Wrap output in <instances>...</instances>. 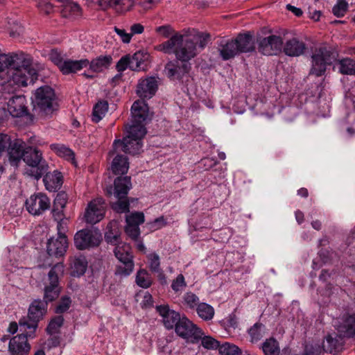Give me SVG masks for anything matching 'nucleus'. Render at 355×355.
I'll return each mask as SVG.
<instances>
[{
  "instance_id": "obj_7",
  "label": "nucleus",
  "mask_w": 355,
  "mask_h": 355,
  "mask_svg": "<svg viewBox=\"0 0 355 355\" xmlns=\"http://www.w3.org/2000/svg\"><path fill=\"white\" fill-rule=\"evenodd\" d=\"M42 153L37 148L27 147L24 150L23 160L29 168L26 169V173L36 180L40 179L48 170L46 164H41Z\"/></svg>"
},
{
  "instance_id": "obj_49",
  "label": "nucleus",
  "mask_w": 355,
  "mask_h": 355,
  "mask_svg": "<svg viewBox=\"0 0 355 355\" xmlns=\"http://www.w3.org/2000/svg\"><path fill=\"white\" fill-rule=\"evenodd\" d=\"M348 3L345 0H338L337 3L333 7L332 12L337 17L345 15L347 10Z\"/></svg>"
},
{
  "instance_id": "obj_25",
  "label": "nucleus",
  "mask_w": 355,
  "mask_h": 355,
  "mask_svg": "<svg viewBox=\"0 0 355 355\" xmlns=\"http://www.w3.org/2000/svg\"><path fill=\"white\" fill-rule=\"evenodd\" d=\"M283 52L290 57H298L303 55L306 49V44L297 37L287 40L282 46Z\"/></svg>"
},
{
  "instance_id": "obj_54",
  "label": "nucleus",
  "mask_w": 355,
  "mask_h": 355,
  "mask_svg": "<svg viewBox=\"0 0 355 355\" xmlns=\"http://www.w3.org/2000/svg\"><path fill=\"white\" fill-rule=\"evenodd\" d=\"M323 352L321 345L311 344L305 346L302 355H320Z\"/></svg>"
},
{
  "instance_id": "obj_64",
  "label": "nucleus",
  "mask_w": 355,
  "mask_h": 355,
  "mask_svg": "<svg viewBox=\"0 0 355 355\" xmlns=\"http://www.w3.org/2000/svg\"><path fill=\"white\" fill-rule=\"evenodd\" d=\"M11 138L6 134L0 133V153L3 152L10 144Z\"/></svg>"
},
{
  "instance_id": "obj_1",
  "label": "nucleus",
  "mask_w": 355,
  "mask_h": 355,
  "mask_svg": "<svg viewBox=\"0 0 355 355\" xmlns=\"http://www.w3.org/2000/svg\"><path fill=\"white\" fill-rule=\"evenodd\" d=\"M211 35L197 29L175 33L168 40L157 45L155 49L164 53H173L178 61L188 62L195 58L209 41Z\"/></svg>"
},
{
  "instance_id": "obj_51",
  "label": "nucleus",
  "mask_w": 355,
  "mask_h": 355,
  "mask_svg": "<svg viewBox=\"0 0 355 355\" xmlns=\"http://www.w3.org/2000/svg\"><path fill=\"white\" fill-rule=\"evenodd\" d=\"M187 286L183 275L180 274L173 281L171 288L175 293H181Z\"/></svg>"
},
{
  "instance_id": "obj_61",
  "label": "nucleus",
  "mask_w": 355,
  "mask_h": 355,
  "mask_svg": "<svg viewBox=\"0 0 355 355\" xmlns=\"http://www.w3.org/2000/svg\"><path fill=\"white\" fill-rule=\"evenodd\" d=\"M116 33L121 37V41L125 44H128L131 40L130 33H128L125 29L119 28L116 26L114 28Z\"/></svg>"
},
{
  "instance_id": "obj_13",
  "label": "nucleus",
  "mask_w": 355,
  "mask_h": 355,
  "mask_svg": "<svg viewBox=\"0 0 355 355\" xmlns=\"http://www.w3.org/2000/svg\"><path fill=\"white\" fill-rule=\"evenodd\" d=\"M282 46V39L280 36L276 35L261 37L258 40L259 51L266 55H277L281 52Z\"/></svg>"
},
{
  "instance_id": "obj_9",
  "label": "nucleus",
  "mask_w": 355,
  "mask_h": 355,
  "mask_svg": "<svg viewBox=\"0 0 355 355\" xmlns=\"http://www.w3.org/2000/svg\"><path fill=\"white\" fill-rule=\"evenodd\" d=\"M176 334L187 342L197 343L203 331L186 317H182L175 328Z\"/></svg>"
},
{
  "instance_id": "obj_47",
  "label": "nucleus",
  "mask_w": 355,
  "mask_h": 355,
  "mask_svg": "<svg viewBox=\"0 0 355 355\" xmlns=\"http://www.w3.org/2000/svg\"><path fill=\"white\" fill-rule=\"evenodd\" d=\"M10 68L11 67L8 53H0V81Z\"/></svg>"
},
{
  "instance_id": "obj_56",
  "label": "nucleus",
  "mask_w": 355,
  "mask_h": 355,
  "mask_svg": "<svg viewBox=\"0 0 355 355\" xmlns=\"http://www.w3.org/2000/svg\"><path fill=\"white\" fill-rule=\"evenodd\" d=\"M67 195L64 192L58 193L53 201V207L64 209L67 203Z\"/></svg>"
},
{
  "instance_id": "obj_29",
  "label": "nucleus",
  "mask_w": 355,
  "mask_h": 355,
  "mask_svg": "<svg viewBox=\"0 0 355 355\" xmlns=\"http://www.w3.org/2000/svg\"><path fill=\"white\" fill-rule=\"evenodd\" d=\"M236 48L239 53L251 52L254 50V43L250 33L239 34L235 40Z\"/></svg>"
},
{
  "instance_id": "obj_21",
  "label": "nucleus",
  "mask_w": 355,
  "mask_h": 355,
  "mask_svg": "<svg viewBox=\"0 0 355 355\" xmlns=\"http://www.w3.org/2000/svg\"><path fill=\"white\" fill-rule=\"evenodd\" d=\"M30 349L27 335L24 334L14 336L9 342L8 350L12 355H28Z\"/></svg>"
},
{
  "instance_id": "obj_18",
  "label": "nucleus",
  "mask_w": 355,
  "mask_h": 355,
  "mask_svg": "<svg viewBox=\"0 0 355 355\" xmlns=\"http://www.w3.org/2000/svg\"><path fill=\"white\" fill-rule=\"evenodd\" d=\"M344 336L337 331L328 334L324 338L321 345L324 352L336 354L343 349L345 342Z\"/></svg>"
},
{
  "instance_id": "obj_24",
  "label": "nucleus",
  "mask_w": 355,
  "mask_h": 355,
  "mask_svg": "<svg viewBox=\"0 0 355 355\" xmlns=\"http://www.w3.org/2000/svg\"><path fill=\"white\" fill-rule=\"evenodd\" d=\"M8 112L13 117H21L27 113L26 98L23 95L14 96L8 102Z\"/></svg>"
},
{
  "instance_id": "obj_35",
  "label": "nucleus",
  "mask_w": 355,
  "mask_h": 355,
  "mask_svg": "<svg viewBox=\"0 0 355 355\" xmlns=\"http://www.w3.org/2000/svg\"><path fill=\"white\" fill-rule=\"evenodd\" d=\"M38 321H35V320H31L28 318V315L26 317L21 318L19 320V325L21 331H26L27 329L30 330L25 335H27L28 337L34 338L35 337V331L38 326Z\"/></svg>"
},
{
  "instance_id": "obj_3",
  "label": "nucleus",
  "mask_w": 355,
  "mask_h": 355,
  "mask_svg": "<svg viewBox=\"0 0 355 355\" xmlns=\"http://www.w3.org/2000/svg\"><path fill=\"white\" fill-rule=\"evenodd\" d=\"M146 128L141 126L129 125L127 129V135L123 139H116L113 144V150L110 152V155L123 151L130 155L140 153L143 146L142 139L146 135Z\"/></svg>"
},
{
  "instance_id": "obj_60",
  "label": "nucleus",
  "mask_w": 355,
  "mask_h": 355,
  "mask_svg": "<svg viewBox=\"0 0 355 355\" xmlns=\"http://www.w3.org/2000/svg\"><path fill=\"white\" fill-rule=\"evenodd\" d=\"M130 64V55L123 56L116 63V69L119 72H123L126 69L129 68Z\"/></svg>"
},
{
  "instance_id": "obj_16",
  "label": "nucleus",
  "mask_w": 355,
  "mask_h": 355,
  "mask_svg": "<svg viewBox=\"0 0 355 355\" xmlns=\"http://www.w3.org/2000/svg\"><path fill=\"white\" fill-rule=\"evenodd\" d=\"M132 119L130 125L145 128L144 121L148 115V107L144 100L136 101L131 107Z\"/></svg>"
},
{
  "instance_id": "obj_37",
  "label": "nucleus",
  "mask_w": 355,
  "mask_h": 355,
  "mask_svg": "<svg viewBox=\"0 0 355 355\" xmlns=\"http://www.w3.org/2000/svg\"><path fill=\"white\" fill-rule=\"evenodd\" d=\"M261 347L264 355H279V343L274 338L266 339L263 343Z\"/></svg>"
},
{
  "instance_id": "obj_42",
  "label": "nucleus",
  "mask_w": 355,
  "mask_h": 355,
  "mask_svg": "<svg viewBox=\"0 0 355 355\" xmlns=\"http://www.w3.org/2000/svg\"><path fill=\"white\" fill-rule=\"evenodd\" d=\"M134 0H113L112 8L119 13H125L132 9Z\"/></svg>"
},
{
  "instance_id": "obj_43",
  "label": "nucleus",
  "mask_w": 355,
  "mask_h": 355,
  "mask_svg": "<svg viewBox=\"0 0 355 355\" xmlns=\"http://www.w3.org/2000/svg\"><path fill=\"white\" fill-rule=\"evenodd\" d=\"M152 279L150 275L145 270H139L136 276L137 284L144 288L150 287L152 284Z\"/></svg>"
},
{
  "instance_id": "obj_22",
  "label": "nucleus",
  "mask_w": 355,
  "mask_h": 355,
  "mask_svg": "<svg viewBox=\"0 0 355 355\" xmlns=\"http://www.w3.org/2000/svg\"><path fill=\"white\" fill-rule=\"evenodd\" d=\"M68 248L67 236H58L49 239L46 246L50 257L60 258L64 256Z\"/></svg>"
},
{
  "instance_id": "obj_48",
  "label": "nucleus",
  "mask_w": 355,
  "mask_h": 355,
  "mask_svg": "<svg viewBox=\"0 0 355 355\" xmlns=\"http://www.w3.org/2000/svg\"><path fill=\"white\" fill-rule=\"evenodd\" d=\"M201 345L207 349H218L219 342L211 336H205L204 334L200 338Z\"/></svg>"
},
{
  "instance_id": "obj_14",
  "label": "nucleus",
  "mask_w": 355,
  "mask_h": 355,
  "mask_svg": "<svg viewBox=\"0 0 355 355\" xmlns=\"http://www.w3.org/2000/svg\"><path fill=\"white\" fill-rule=\"evenodd\" d=\"M191 69V64L188 62L176 60L168 62L164 67V72L171 80H181L187 76Z\"/></svg>"
},
{
  "instance_id": "obj_19",
  "label": "nucleus",
  "mask_w": 355,
  "mask_h": 355,
  "mask_svg": "<svg viewBox=\"0 0 355 355\" xmlns=\"http://www.w3.org/2000/svg\"><path fill=\"white\" fill-rule=\"evenodd\" d=\"M158 89L157 78L153 76L139 80L137 86V94L141 98H151Z\"/></svg>"
},
{
  "instance_id": "obj_28",
  "label": "nucleus",
  "mask_w": 355,
  "mask_h": 355,
  "mask_svg": "<svg viewBox=\"0 0 355 355\" xmlns=\"http://www.w3.org/2000/svg\"><path fill=\"white\" fill-rule=\"evenodd\" d=\"M46 189L49 191H56L62 184L61 173L55 171L53 173H46L43 178Z\"/></svg>"
},
{
  "instance_id": "obj_30",
  "label": "nucleus",
  "mask_w": 355,
  "mask_h": 355,
  "mask_svg": "<svg viewBox=\"0 0 355 355\" xmlns=\"http://www.w3.org/2000/svg\"><path fill=\"white\" fill-rule=\"evenodd\" d=\"M87 261L83 255H76L70 259V268L73 276H81L87 268Z\"/></svg>"
},
{
  "instance_id": "obj_17",
  "label": "nucleus",
  "mask_w": 355,
  "mask_h": 355,
  "mask_svg": "<svg viewBox=\"0 0 355 355\" xmlns=\"http://www.w3.org/2000/svg\"><path fill=\"white\" fill-rule=\"evenodd\" d=\"M131 188L132 183L130 176L118 177L114 182V191H112V187H110L106 190V194L107 196L114 195L115 198H125Z\"/></svg>"
},
{
  "instance_id": "obj_62",
  "label": "nucleus",
  "mask_w": 355,
  "mask_h": 355,
  "mask_svg": "<svg viewBox=\"0 0 355 355\" xmlns=\"http://www.w3.org/2000/svg\"><path fill=\"white\" fill-rule=\"evenodd\" d=\"M51 60L58 66L59 69L62 67L65 60L62 58L60 53L56 51H52L49 55Z\"/></svg>"
},
{
  "instance_id": "obj_31",
  "label": "nucleus",
  "mask_w": 355,
  "mask_h": 355,
  "mask_svg": "<svg viewBox=\"0 0 355 355\" xmlns=\"http://www.w3.org/2000/svg\"><path fill=\"white\" fill-rule=\"evenodd\" d=\"M89 60L87 59H83L80 60H65L63 62L60 70L63 74H69L76 73L84 67L89 65Z\"/></svg>"
},
{
  "instance_id": "obj_8",
  "label": "nucleus",
  "mask_w": 355,
  "mask_h": 355,
  "mask_svg": "<svg viewBox=\"0 0 355 355\" xmlns=\"http://www.w3.org/2000/svg\"><path fill=\"white\" fill-rule=\"evenodd\" d=\"M114 252L115 257L119 261L115 274L121 276H128L133 270L134 263L131 255V248L128 244L119 242L116 244Z\"/></svg>"
},
{
  "instance_id": "obj_58",
  "label": "nucleus",
  "mask_w": 355,
  "mask_h": 355,
  "mask_svg": "<svg viewBox=\"0 0 355 355\" xmlns=\"http://www.w3.org/2000/svg\"><path fill=\"white\" fill-rule=\"evenodd\" d=\"M156 33L162 37L167 38L174 35L176 32L169 25L158 26L155 29Z\"/></svg>"
},
{
  "instance_id": "obj_38",
  "label": "nucleus",
  "mask_w": 355,
  "mask_h": 355,
  "mask_svg": "<svg viewBox=\"0 0 355 355\" xmlns=\"http://www.w3.org/2000/svg\"><path fill=\"white\" fill-rule=\"evenodd\" d=\"M196 311L198 316L205 321L211 320L215 314L213 306L205 302L200 303L198 305Z\"/></svg>"
},
{
  "instance_id": "obj_57",
  "label": "nucleus",
  "mask_w": 355,
  "mask_h": 355,
  "mask_svg": "<svg viewBox=\"0 0 355 355\" xmlns=\"http://www.w3.org/2000/svg\"><path fill=\"white\" fill-rule=\"evenodd\" d=\"M149 261V266L152 271L153 272H159V257L155 254H150L148 257Z\"/></svg>"
},
{
  "instance_id": "obj_2",
  "label": "nucleus",
  "mask_w": 355,
  "mask_h": 355,
  "mask_svg": "<svg viewBox=\"0 0 355 355\" xmlns=\"http://www.w3.org/2000/svg\"><path fill=\"white\" fill-rule=\"evenodd\" d=\"M311 67L309 73L317 77L322 76L327 65L337 61L338 71L343 75L355 74V60L349 58L338 60V53L332 46L321 45L314 49L311 55Z\"/></svg>"
},
{
  "instance_id": "obj_36",
  "label": "nucleus",
  "mask_w": 355,
  "mask_h": 355,
  "mask_svg": "<svg viewBox=\"0 0 355 355\" xmlns=\"http://www.w3.org/2000/svg\"><path fill=\"white\" fill-rule=\"evenodd\" d=\"M107 232L105 234V238L107 243L116 244L119 243L120 233L116 221L110 222L107 227Z\"/></svg>"
},
{
  "instance_id": "obj_41",
  "label": "nucleus",
  "mask_w": 355,
  "mask_h": 355,
  "mask_svg": "<svg viewBox=\"0 0 355 355\" xmlns=\"http://www.w3.org/2000/svg\"><path fill=\"white\" fill-rule=\"evenodd\" d=\"M108 110V103L107 101H100L95 105L92 112V121L98 123L105 115Z\"/></svg>"
},
{
  "instance_id": "obj_53",
  "label": "nucleus",
  "mask_w": 355,
  "mask_h": 355,
  "mask_svg": "<svg viewBox=\"0 0 355 355\" xmlns=\"http://www.w3.org/2000/svg\"><path fill=\"white\" fill-rule=\"evenodd\" d=\"M71 300L70 297L64 296L61 298L59 304L55 308L56 313H63L66 312L71 306Z\"/></svg>"
},
{
  "instance_id": "obj_50",
  "label": "nucleus",
  "mask_w": 355,
  "mask_h": 355,
  "mask_svg": "<svg viewBox=\"0 0 355 355\" xmlns=\"http://www.w3.org/2000/svg\"><path fill=\"white\" fill-rule=\"evenodd\" d=\"M144 222V214L142 212H135L126 216V223L139 227Z\"/></svg>"
},
{
  "instance_id": "obj_39",
  "label": "nucleus",
  "mask_w": 355,
  "mask_h": 355,
  "mask_svg": "<svg viewBox=\"0 0 355 355\" xmlns=\"http://www.w3.org/2000/svg\"><path fill=\"white\" fill-rule=\"evenodd\" d=\"M51 149L58 156L63 157L67 160L71 161L73 163L75 162L74 153L67 146L62 144H51Z\"/></svg>"
},
{
  "instance_id": "obj_40",
  "label": "nucleus",
  "mask_w": 355,
  "mask_h": 355,
  "mask_svg": "<svg viewBox=\"0 0 355 355\" xmlns=\"http://www.w3.org/2000/svg\"><path fill=\"white\" fill-rule=\"evenodd\" d=\"M266 333L265 326L260 322L255 323L249 330L248 334L250 336V341L256 343L260 340Z\"/></svg>"
},
{
  "instance_id": "obj_32",
  "label": "nucleus",
  "mask_w": 355,
  "mask_h": 355,
  "mask_svg": "<svg viewBox=\"0 0 355 355\" xmlns=\"http://www.w3.org/2000/svg\"><path fill=\"white\" fill-rule=\"evenodd\" d=\"M129 168V162L125 156L116 155L113 158L110 169L114 175L125 174Z\"/></svg>"
},
{
  "instance_id": "obj_34",
  "label": "nucleus",
  "mask_w": 355,
  "mask_h": 355,
  "mask_svg": "<svg viewBox=\"0 0 355 355\" xmlns=\"http://www.w3.org/2000/svg\"><path fill=\"white\" fill-rule=\"evenodd\" d=\"M220 55L224 60H227L233 58L238 54V49L234 40L227 42L225 44L221 43L218 46Z\"/></svg>"
},
{
  "instance_id": "obj_5",
  "label": "nucleus",
  "mask_w": 355,
  "mask_h": 355,
  "mask_svg": "<svg viewBox=\"0 0 355 355\" xmlns=\"http://www.w3.org/2000/svg\"><path fill=\"white\" fill-rule=\"evenodd\" d=\"M55 93L48 85H44L35 90L33 99V110L41 116L52 114L54 108Z\"/></svg>"
},
{
  "instance_id": "obj_55",
  "label": "nucleus",
  "mask_w": 355,
  "mask_h": 355,
  "mask_svg": "<svg viewBox=\"0 0 355 355\" xmlns=\"http://www.w3.org/2000/svg\"><path fill=\"white\" fill-rule=\"evenodd\" d=\"M141 64L142 61L139 53H136L133 55H130V69L132 71H139Z\"/></svg>"
},
{
  "instance_id": "obj_23",
  "label": "nucleus",
  "mask_w": 355,
  "mask_h": 355,
  "mask_svg": "<svg viewBox=\"0 0 355 355\" xmlns=\"http://www.w3.org/2000/svg\"><path fill=\"white\" fill-rule=\"evenodd\" d=\"M157 311L162 317V321L166 328L171 329L178 325L182 319L179 313L169 309L168 305H159L156 307Z\"/></svg>"
},
{
  "instance_id": "obj_46",
  "label": "nucleus",
  "mask_w": 355,
  "mask_h": 355,
  "mask_svg": "<svg viewBox=\"0 0 355 355\" xmlns=\"http://www.w3.org/2000/svg\"><path fill=\"white\" fill-rule=\"evenodd\" d=\"M64 318L62 315H58L49 322V325L46 327V331L49 334H53L58 331V329L63 324Z\"/></svg>"
},
{
  "instance_id": "obj_12",
  "label": "nucleus",
  "mask_w": 355,
  "mask_h": 355,
  "mask_svg": "<svg viewBox=\"0 0 355 355\" xmlns=\"http://www.w3.org/2000/svg\"><path fill=\"white\" fill-rule=\"evenodd\" d=\"M51 200L43 193L33 194L26 200L27 211L33 216H40L50 208Z\"/></svg>"
},
{
  "instance_id": "obj_4",
  "label": "nucleus",
  "mask_w": 355,
  "mask_h": 355,
  "mask_svg": "<svg viewBox=\"0 0 355 355\" xmlns=\"http://www.w3.org/2000/svg\"><path fill=\"white\" fill-rule=\"evenodd\" d=\"M0 85L3 87L4 90L8 93L14 92L16 90L26 87L30 83H34L37 79V70H22L18 68H10L6 73L3 74Z\"/></svg>"
},
{
  "instance_id": "obj_6",
  "label": "nucleus",
  "mask_w": 355,
  "mask_h": 355,
  "mask_svg": "<svg viewBox=\"0 0 355 355\" xmlns=\"http://www.w3.org/2000/svg\"><path fill=\"white\" fill-rule=\"evenodd\" d=\"M64 266L62 263H55L49 270L48 277L44 282V302H52L56 300L60 293L61 287L59 284V279L64 274Z\"/></svg>"
},
{
  "instance_id": "obj_10",
  "label": "nucleus",
  "mask_w": 355,
  "mask_h": 355,
  "mask_svg": "<svg viewBox=\"0 0 355 355\" xmlns=\"http://www.w3.org/2000/svg\"><path fill=\"white\" fill-rule=\"evenodd\" d=\"M101 241V234L93 230L84 229L74 236V244L79 250L98 246Z\"/></svg>"
},
{
  "instance_id": "obj_11",
  "label": "nucleus",
  "mask_w": 355,
  "mask_h": 355,
  "mask_svg": "<svg viewBox=\"0 0 355 355\" xmlns=\"http://www.w3.org/2000/svg\"><path fill=\"white\" fill-rule=\"evenodd\" d=\"M105 214V201L102 198H96L88 203L84 213V220L87 223L94 225L103 220Z\"/></svg>"
},
{
  "instance_id": "obj_33",
  "label": "nucleus",
  "mask_w": 355,
  "mask_h": 355,
  "mask_svg": "<svg viewBox=\"0 0 355 355\" xmlns=\"http://www.w3.org/2000/svg\"><path fill=\"white\" fill-rule=\"evenodd\" d=\"M112 62L111 55H100L93 59L89 64V69L93 72L99 73L108 68Z\"/></svg>"
},
{
  "instance_id": "obj_45",
  "label": "nucleus",
  "mask_w": 355,
  "mask_h": 355,
  "mask_svg": "<svg viewBox=\"0 0 355 355\" xmlns=\"http://www.w3.org/2000/svg\"><path fill=\"white\" fill-rule=\"evenodd\" d=\"M115 202H111V207L118 213H126L129 211L130 202L127 197L116 198Z\"/></svg>"
},
{
  "instance_id": "obj_44",
  "label": "nucleus",
  "mask_w": 355,
  "mask_h": 355,
  "mask_svg": "<svg viewBox=\"0 0 355 355\" xmlns=\"http://www.w3.org/2000/svg\"><path fill=\"white\" fill-rule=\"evenodd\" d=\"M219 353L221 355H241V349L236 345L225 343L218 347Z\"/></svg>"
},
{
  "instance_id": "obj_15",
  "label": "nucleus",
  "mask_w": 355,
  "mask_h": 355,
  "mask_svg": "<svg viewBox=\"0 0 355 355\" xmlns=\"http://www.w3.org/2000/svg\"><path fill=\"white\" fill-rule=\"evenodd\" d=\"M335 329L345 338H355V312H346L334 326Z\"/></svg>"
},
{
  "instance_id": "obj_59",
  "label": "nucleus",
  "mask_w": 355,
  "mask_h": 355,
  "mask_svg": "<svg viewBox=\"0 0 355 355\" xmlns=\"http://www.w3.org/2000/svg\"><path fill=\"white\" fill-rule=\"evenodd\" d=\"M125 232L134 240L137 239L140 234L139 227L138 226L128 223L125 227Z\"/></svg>"
},
{
  "instance_id": "obj_52",
  "label": "nucleus",
  "mask_w": 355,
  "mask_h": 355,
  "mask_svg": "<svg viewBox=\"0 0 355 355\" xmlns=\"http://www.w3.org/2000/svg\"><path fill=\"white\" fill-rule=\"evenodd\" d=\"M184 304L188 307H189L190 309H196L198 305L200 304V303H198L199 302L198 297L196 294H194L191 292H188L184 295Z\"/></svg>"
},
{
  "instance_id": "obj_63",
  "label": "nucleus",
  "mask_w": 355,
  "mask_h": 355,
  "mask_svg": "<svg viewBox=\"0 0 355 355\" xmlns=\"http://www.w3.org/2000/svg\"><path fill=\"white\" fill-rule=\"evenodd\" d=\"M142 301L140 304L143 309H147L153 306V300L152 295L148 292H144Z\"/></svg>"
},
{
  "instance_id": "obj_20",
  "label": "nucleus",
  "mask_w": 355,
  "mask_h": 355,
  "mask_svg": "<svg viewBox=\"0 0 355 355\" xmlns=\"http://www.w3.org/2000/svg\"><path fill=\"white\" fill-rule=\"evenodd\" d=\"M11 68L22 70H36L32 67L33 57L24 51H18L8 53Z\"/></svg>"
},
{
  "instance_id": "obj_27",
  "label": "nucleus",
  "mask_w": 355,
  "mask_h": 355,
  "mask_svg": "<svg viewBox=\"0 0 355 355\" xmlns=\"http://www.w3.org/2000/svg\"><path fill=\"white\" fill-rule=\"evenodd\" d=\"M47 312V304L41 300H35L31 304L28 308V318L35 320V321L41 320Z\"/></svg>"
},
{
  "instance_id": "obj_26",
  "label": "nucleus",
  "mask_w": 355,
  "mask_h": 355,
  "mask_svg": "<svg viewBox=\"0 0 355 355\" xmlns=\"http://www.w3.org/2000/svg\"><path fill=\"white\" fill-rule=\"evenodd\" d=\"M7 149L10 164L17 166L21 159H23L24 150H26L24 142L21 139H15L10 141Z\"/></svg>"
}]
</instances>
